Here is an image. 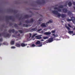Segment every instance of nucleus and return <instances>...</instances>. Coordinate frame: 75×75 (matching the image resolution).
<instances>
[{"label": "nucleus", "mask_w": 75, "mask_h": 75, "mask_svg": "<svg viewBox=\"0 0 75 75\" xmlns=\"http://www.w3.org/2000/svg\"><path fill=\"white\" fill-rule=\"evenodd\" d=\"M65 27L67 28V29L68 30V33L70 35H71L72 34H73L74 31H71V29L69 27L67 26V25H65Z\"/></svg>", "instance_id": "obj_1"}, {"label": "nucleus", "mask_w": 75, "mask_h": 75, "mask_svg": "<svg viewBox=\"0 0 75 75\" xmlns=\"http://www.w3.org/2000/svg\"><path fill=\"white\" fill-rule=\"evenodd\" d=\"M26 30H27V32H33V31H36L37 28H31L29 29H26Z\"/></svg>", "instance_id": "obj_2"}, {"label": "nucleus", "mask_w": 75, "mask_h": 75, "mask_svg": "<svg viewBox=\"0 0 75 75\" xmlns=\"http://www.w3.org/2000/svg\"><path fill=\"white\" fill-rule=\"evenodd\" d=\"M67 20L68 22L71 21H72V22H73L74 23H75V17H71V19H67Z\"/></svg>", "instance_id": "obj_3"}, {"label": "nucleus", "mask_w": 75, "mask_h": 75, "mask_svg": "<svg viewBox=\"0 0 75 75\" xmlns=\"http://www.w3.org/2000/svg\"><path fill=\"white\" fill-rule=\"evenodd\" d=\"M2 35H3V36H4V37L8 38H9L10 36V35L9 33L5 35V33L4 32L2 33Z\"/></svg>", "instance_id": "obj_4"}, {"label": "nucleus", "mask_w": 75, "mask_h": 75, "mask_svg": "<svg viewBox=\"0 0 75 75\" xmlns=\"http://www.w3.org/2000/svg\"><path fill=\"white\" fill-rule=\"evenodd\" d=\"M6 19L7 20H8V19H11L12 18H13V16H6L5 17Z\"/></svg>", "instance_id": "obj_5"}, {"label": "nucleus", "mask_w": 75, "mask_h": 75, "mask_svg": "<svg viewBox=\"0 0 75 75\" xmlns=\"http://www.w3.org/2000/svg\"><path fill=\"white\" fill-rule=\"evenodd\" d=\"M32 17V15H25L24 16V18H26V19H28V18H29L30 17Z\"/></svg>", "instance_id": "obj_6"}, {"label": "nucleus", "mask_w": 75, "mask_h": 75, "mask_svg": "<svg viewBox=\"0 0 75 75\" xmlns=\"http://www.w3.org/2000/svg\"><path fill=\"white\" fill-rule=\"evenodd\" d=\"M12 32L13 33H14L15 32V30L14 29H13L12 30L11 29H10L8 30V32L9 33H11V32Z\"/></svg>", "instance_id": "obj_7"}, {"label": "nucleus", "mask_w": 75, "mask_h": 75, "mask_svg": "<svg viewBox=\"0 0 75 75\" xmlns=\"http://www.w3.org/2000/svg\"><path fill=\"white\" fill-rule=\"evenodd\" d=\"M49 38V39L48 40V42H52L53 41V38Z\"/></svg>", "instance_id": "obj_8"}, {"label": "nucleus", "mask_w": 75, "mask_h": 75, "mask_svg": "<svg viewBox=\"0 0 75 75\" xmlns=\"http://www.w3.org/2000/svg\"><path fill=\"white\" fill-rule=\"evenodd\" d=\"M62 11H63V12L64 13H67V11H68L67 9L66 8L63 9Z\"/></svg>", "instance_id": "obj_9"}, {"label": "nucleus", "mask_w": 75, "mask_h": 75, "mask_svg": "<svg viewBox=\"0 0 75 75\" xmlns=\"http://www.w3.org/2000/svg\"><path fill=\"white\" fill-rule=\"evenodd\" d=\"M52 13L54 14H57V13H58V12L56 10H54L53 11H52Z\"/></svg>", "instance_id": "obj_10"}, {"label": "nucleus", "mask_w": 75, "mask_h": 75, "mask_svg": "<svg viewBox=\"0 0 75 75\" xmlns=\"http://www.w3.org/2000/svg\"><path fill=\"white\" fill-rule=\"evenodd\" d=\"M14 26L15 28H17L16 29L18 30L21 29L19 28V27L16 24H15Z\"/></svg>", "instance_id": "obj_11"}, {"label": "nucleus", "mask_w": 75, "mask_h": 75, "mask_svg": "<svg viewBox=\"0 0 75 75\" xmlns=\"http://www.w3.org/2000/svg\"><path fill=\"white\" fill-rule=\"evenodd\" d=\"M15 45L17 47H21V45L18 43H16Z\"/></svg>", "instance_id": "obj_12"}, {"label": "nucleus", "mask_w": 75, "mask_h": 75, "mask_svg": "<svg viewBox=\"0 0 75 75\" xmlns=\"http://www.w3.org/2000/svg\"><path fill=\"white\" fill-rule=\"evenodd\" d=\"M41 26L43 27H46L45 24L44 23H42V24L41 25Z\"/></svg>", "instance_id": "obj_13"}, {"label": "nucleus", "mask_w": 75, "mask_h": 75, "mask_svg": "<svg viewBox=\"0 0 75 75\" xmlns=\"http://www.w3.org/2000/svg\"><path fill=\"white\" fill-rule=\"evenodd\" d=\"M10 11L12 12H13L14 13H16L17 12V11L16 10H13V9H11L10 10Z\"/></svg>", "instance_id": "obj_14"}, {"label": "nucleus", "mask_w": 75, "mask_h": 75, "mask_svg": "<svg viewBox=\"0 0 75 75\" xmlns=\"http://www.w3.org/2000/svg\"><path fill=\"white\" fill-rule=\"evenodd\" d=\"M51 34V33L50 32H47L46 33H44V34L45 35H50Z\"/></svg>", "instance_id": "obj_15"}, {"label": "nucleus", "mask_w": 75, "mask_h": 75, "mask_svg": "<svg viewBox=\"0 0 75 75\" xmlns=\"http://www.w3.org/2000/svg\"><path fill=\"white\" fill-rule=\"evenodd\" d=\"M52 23V20H50L49 21L46 23V25H48L47 24H49L50 23Z\"/></svg>", "instance_id": "obj_16"}, {"label": "nucleus", "mask_w": 75, "mask_h": 75, "mask_svg": "<svg viewBox=\"0 0 75 75\" xmlns=\"http://www.w3.org/2000/svg\"><path fill=\"white\" fill-rule=\"evenodd\" d=\"M66 15L64 14H61V17L62 18H64L66 17Z\"/></svg>", "instance_id": "obj_17"}, {"label": "nucleus", "mask_w": 75, "mask_h": 75, "mask_svg": "<svg viewBox=\"0 0 75 75\" xmlns=\"http://www.w3.org/2000/svg\"><path fill=\"white\" fill-rule=\"evenodd\" d=\"M21 46L22 47H24L26 46V45H25V43H22L21 44Z\"/></svg>", "instance_id": "obj_18"}, {"label": "nucleus", "mask_w": 75, "mask_h": 75, "mask_svg": "<svg viewBox=\"0 0 75 75\" xmlns=\"http://www.w3.org/2000/svg\"><path fill=\"white\" fill-rule=\"evenodd\" d=\"M25 22L27 24H28L30 23V22L28 20H25Z\"/></svg>", "instance_id": "obj_19"}, {"label": "nucleus", "mask_w": 75, "mask_h": 75, "mask_svg": "<svg viewBox=\"0 0 75 75\" xmlns=\"http://www.w3.org/2000/svg\"><path fill=\"white\" fill-rule=\"evenodd\" d=\"M28 26H29L28 25V24H23V27H28Z\"/></svg>", "instance_id": "obj_20"}, {"label": "nucleus", "mask_w": 75, "mask_h": 75, "mask_svg": "<svg viewBox=\"0 0 75 75\" xmlns=\"http://www.w3.org/2000/svg\"><path fill=\"white\" fill-rule=\"evenodd\" d=\"M40 43V41L38 40L37 42H36L35 43L36 45H39Z\"/></svg>", "instance_id": "obj_21"}, {"label": "nucleus", "mask_w": 75, "mask_h": 75, "mask_svg": "<svg viewBox=\"0 0 75 75\" xmlns=\"http://www.w3.org/2000/svg\"><path fill=\"white\" fill-rule=\"evenodd\" d=\"M11 45H13L14 44L15 42L13 40L12 41L10 42Z\"/></svg>", "instance_id": "obj_22"}, {"label": "nucleus", "mask_w": 75, "mask_h": 75, "mask_svg": "<svg viewBox=\"0 0 75 75\" xmlns=\"http://www.w3.org/2000/svg\"><path fill=\"white\" fill-rule=\"evenodd\" d=\"M52 35L54 37H57L58 36L57 35H55V34H53Z\"/></svg>", "instance_id": "obj_23"}, {"label": "nucleus", "mask_w": 75, "mask_h": 75, "mask_svg": "<svg viewBox=\"0 0 75 75\" xmlns=\"http://www.w3.org/2000/svg\"><path fill=\"white\" fill-rule=\"evenodd\" d=\"M68 5L69 7H70L72 5V3L71 2H69V3H68Z\"/></svg>", "instance_id": "obj_24"}, {"label": "nucleus", "mask_w": 75, "mask_h": 75, "mask_svg": "<svg viewBox=\"0 0 75 75\" xmlns=\"http://www.w3.org/2000/svg\"><path fill=\"white\" fill-rule=\"evenodd\" d=\"M36 38H37V39H39L41 38V37L40 36H37L35 37Z\"/></svg>", "instance_id": "obj_25"}, {"label": "nucleus", "mask_w": 75, "mask_h": 75, "mask_svg": "<svg viewBox=\"0 0 75 75\" xmlns=\"http://www.w3.org/2000/svg\"><path fill=\"white\" fill-rule=\"evenodd\" d=\"M30 23H33V22H34V19L33 18H31L30 19Z\"/></svg>", "instance_id": "obj_26"}, {"label": "nucleus", "mask_w": 75, "mask_h": 75, "mask_svg": "<svg viewBox=\"0 0 75 75\" xmlns=\"http://www.w3.org/2000/svg\"><path fill=\"white\" fill-rule=\"evenodd\" d=\"M36 2L38 3V4H41V1H38Z\"/></svg>", "instance_id": "obj_27"}, {"label": "nucleus", "mask_w": 75, "mask_h": 75, "mask_svg": "<svg viewBox=\"0 0 75 75\" xmlns=\"http://www.w3.org/2000/svg\"><path fill=\"white\" fill-rule=\"evenodd\" d=\"M59 8H63L64 6L63 5H61L59 6Z\"/></svg>", "instance_id": "obj_28"}, {"label": "nucleus", "mask_w": 75, "mask_h": 75, "mask_svg": "<svg viewBox=\"0 0 75 75\" xmlns=\"http://www.w3.org/2000/svg\"><path fill=\"white\" fill-rule=\"evenodd\" d=\"M37 35V34L36 33L33 34L32 36V38H34L35 36H36Z\"/></svg>", "instance_id": "obj_29"}, {"label": "nucleus", "mask_w": 75, "mask_h": 75, "mask_svg": "<svg viewBox=\"0 0 75 75\" xmlns=\"http://www.w3.org/2000/svg\"><path fill=\"white\" fill-rule=\"evenodd\" d=\"M18 31H19V32L21 34L23 33V31L21 30H18Z\"/></svg>", "instance_id": "obj_30"}, {"label": "nucleus", "mask_w": 75, "mask_h": 75, "mask_svg": "<svg viewBox=\"0 0 75 75\" xmlns=\"http://www.w3.org/2000/svg\"><path fill=\"white\" fill-rule=\"evenodd\" d=\"M56 15H58V17H60L61 16V14H60L59 13H58Z\"/></svg>", "instance_id": "obj_31"}, {"label": "nucleus", "mask_w": 75, "mask_h": 75, "mask_svg": "<svg viewBox=\"0 0 75 75\" xmlns=\"http://www.w3.org/2000/svg\"><path fill=\"white\" fill-rule=\"evenodd\" d=\"M48 38V37H43V39L44 40H46Z\"/></svg>", "instance_id": "obj_32"}, {"label": "nucleus", "mask_w": 75, "mask_h": 75, "mask_svg": "<svg viewBox=\"0 0 75 75\" xmlns=\"http://www.w3.org/2000/svg\"><path fill=\"white\" fill-rule=\"evenodd\" d=\"M51 33H55V30H52V31Z\"/></svg>", "instance_id": "obj_33"}, {"label": "nucleus", "mask_w": 75, "mask_h": 75, "mask_svg": "<svg viewBox=\"0 0 75 75\" xmlns=\"http://www.w3.org/2000/svg\"><path fill=\"white\" fill-rule=\"evenodd\" d=\"M36 46L34 44H33L32 45H31V47H35Z\"/></svg>", "instance_id": "obj_34"}, {"label": "nucleus", "mask_w": 75, "mask_h": 75, "mask_svg": "<svg viewBox=\"0 0 75 75\" xmlns=\"http://www.w3.org/2000/svg\"><path fill=\"white\" fill-rule=\"evenodd\" d=\"M71 14V12L70 11H69L68 12V15H70Z\"/></svg>", "instance_id": "obj_35"}, {"label": "nucleus", "mask_w": 75, "mask_h": 75, "mask_svg": "<svg viewBox=\"0 0 75 75\" xmlns=\"http://www.w3.org/2000/svg\"><path fill=\"white\" fill-rule=\"evenodd\" d=\"M68 26H69L70 28H71L72 27L71 26V25L69 24H68Z\"/></svg>", "instance_id": "obj_36"}, {"label": "nucleus", "mask_w": 75, "mask_h": 75, "mask_svg": "<svg viewBox=\"0 0 75 75\" xmlns=\"http://www.w3.org/2000/svg\"><path fill=\"white\" fill-rule=\"evenodd\" d=\"M29 35L30 37H29V38H30L32 36V34L31 33H29Z\"/></svg>", "instance_id": "obj_37"}, {"label": "nucleus", "mask_w": 75, "mask_h": 75, "mask_svg": "<svg viewBox=\"0 0 75 75\" xmlns=\"http://www.w3.org/2000/svg\"><path fill=\"white\" fill-rule=\"evenodd\" d=\"M42 18H40L38 20V21H42Z\"/></svg>", "instance_id": "obj_38"}, {"label": "nucleus", "mask_w": 75, "mask_h": 75, "mask_svg": "<svg viewBox=\"0 0 75 75\" xmlns=\"http://www.w3.org/2000/svg\"><path fill=\"white\" fill-rule=\"evenodd\" d=\"M57 10H58V11L59 12H61L62 10L58 8L57 9Z\"/></svg>", "instance_id": "obj_39"}, {"label": "nucleus", "mask_w": 75, "mask_h": 75, "mask_svg": "<svg viewBox=\"0 0 75 75\" xmlns=\"http://www.w3.org/2000/svg\"><path fill=\"white\" fill-rule=\"evenodd\" d=\"M15 48H16V47L15 46H12L11 47V49H14Z\"/></svg>", "instance_id": "obj_40"}, {"label": "nucleus", "mask_w": 75, "mask_h": 75, "mask_svg": "<svg viewBox=\"0 0 75 75\" xmlns=\"http://www.w3.org/2000/svg\"><path fill=\"white\" fill-rule=\"evenodd\" d=\"M42 2L43 3H45V1L44 0H42Z\"/></svg>", "instance_id": "obj_41"}, {"label": "nucleus", "mask_w": 75, "mask_h": 75, "mask_svg": "<svg viewBox=\"0 0 75 75\" xmlns=\"http://www.w3.org/2000/svg\"><path fill=\"white\" fill-rule=\"evenodd\" d=\"M58 8L57 7H55L54 8V10H58Z\"/></svg>", "instance_id": "obj_42"}, {"label": "nucleus", "mask_w": 75, "mask_h": 75, "mask_svg": "<svg viewBox=\"0 0 75 75\" xmlns=\"http://www.w3.org/2000/svg\"><path fill=\"white\" fill-rule=\"evenodd\" d=\"M9 25L10 26H12V25H13V24L12 23H10Z\"/></svg>", "instance_id": "obj_43"}, {"label": "nucleus", "mask_w": 75, "mask_h": 75, "mask_svg": "<svg viewBox=\"0 0 75 75\" xmlns=\"http://www.w3.org/2000/svg\"><path fill=\"white\" fill-rule=\"evenodd\" d=\"M3 41V39L1 38L0 39V42H2Z\"/></svg>", "instance_id": "obj_44"}, {"label": "nucleus", "mask_w": 75, "mask_h": 75, "mask_svg": "<svg viewBox=\"0 0 75 75\" xmlns=\"http://www.w3.org/2000/svg\"><path fill=\"white\" fill-rule=\"evenodd\" d=\"M73 4H74V6H75V2H73Z\"/></svg>", "instance_id": "obj_45"}, {"label": "nucleus", "mask_w": 75, "mask_h": 75, "mask_svg": "<svg viewBox=\"0 0 75 75\" xmlns=\"http://www.w3.org/2000/svg\"><path fill=\"white\" fill-rule=\"evenodd\" d=\"M22 24V23L21 22L19 24H18V25H21Z\"/></svg>", "instance_id": "obj_46"}, {"label": "nucleus", "mask_w": 75, "mask_h": 75, "mask_svg": "<svg viewBox=\"0 0 75 75\" xmlns=\"http://www.w3.org/2000/svg\"><path fill=\"white\" fill-rule=\"evenodd\" d=\"M42 30L41 29H38V31H41Z\"/></svg>", "instance_id": "obj_47"}, {"label": "nucleus", "mask_w": 75, "mask_h": 75, "mask_svg": "<svg viewBox=\"0 0 75 75\" xmlns=\"http://www.w3.org/2000/svg\"><path fill=\"white\" fill-rule=\"evenodd\" d=\"M11 19H12V20L13 21H14L15 19H13V18H12Z\"/></svg>", "instance_id": "obj_48"}, {"label": "nucleus", "mask_w": 75, "mask_h": 75, "mask_svg": "<svg viewBox=\"0 0 75 75\" xmlns=\"http://www.w3.org/2000/svg\"><path fill=\"white\" fill-rule=\"evenodd\" d=\"M21 17L20 18H19V20H21Z\"/></svg>", "instance_id": "obj_49"}, {"label": "nucleus", "mask_w": 75, "mask_h": 75, "mask_svg": "<svg viewBox=\"0 0 75 75\" xmlns=\"http://www.w3.org/2000/svg\"><path fill=\"white\" fill-rule=\"evenodd\" d=\"M42 46V45H39L38 46V47H41V46Z\"/></svg>", "instance_id": "obj_50"}, {"label": "nucleus", "mask_w": 75, "mask_h": 75, "mask_svg": "<svg viewBox=\"0 0 75 75\" xmlns=\"http://www.w3.org/2000/svg\"><path fill=\"white\" fill-rule=\"evenodd\" d=\"M12 37L13 38V37H15V35H13Z\"/></svg>", "instance_id": "obj_51"}, {"label": "nucleus", "mask_w": 75, "mask_h": 75, "mask_svg": "<svg viewBox=\"0 0 75 75\" xmlns=\"http://www.w3.org/2000/svg\"><path fill=\"white\" fill-rule=\"evenodd\" d=\"M74 35H75V33L74 34H73L72 35V36H73Z\"/></svg>", "instance_id": "obj_52"}, {"label": "nucleus", "mask_w": 75, "mask_h": 75, "mask_svg": "<svg viewBox=\"0 0 75 75\" xmlns=\"http://www.w3.org/2000/svg\"><path fill=\"white\" fill-rule=\"evenodd\" d=\"M54 40H58V39H54Z\"/></svg>", "instance_id": "obj_53"}, {"label": "nucleus", "mask_w": 75, "mask_h": 75, "mask_svg": "<svg viewBox=\"0 0 75 75\" xmlns=\"http://www.w3.org/2000/svg\"><path fill=\"white\" fill-rule=\"evenodd\" d=\"M3 44L4 45H6V43H3Z\"/></svg>", "instance_id": "obj_54"}, {"label": "nucleus", "mask_w": 75, "mask_h": 75, "mask_svg": "<svg viewBox=\"0 0 75 75\" xmlns=\"http://www.w3.org/2000/svg\"><path fill=\"white\" fill-rule=\"evenodd\" d=\"M2 45V44L1 43H0V46H1V45Z\"/></svg>", "instance_id": "obj_55"}, {"label": "nucleus", "mask_w": 75, "mask_h": 75, "mask_svg": "<svg viewBox=\"0 0 75 75\" xmlns=\"http://www.w3.org/2000/svg\"><path fill=\"white\" fill-rule=\"evenodd\" d=\"M20 35V34H19V35H17V36H19Z\"/></svg>", "instance_id": "obj_56"}, {"label": "nucleus", "mask_w": 75, "mask_h": 75, "mask_svg": "<svg viewBox=\"0 0 75 75\" xmlns=\"http://www.w3.org/2000/svg\"><path fill=\"white\" fill-rule=\"evenodd\" d=\"M44 40H41V41H43Z\"/></svg>", "instance_id": "obj_57"}, {"label": "nucleus", "mask_w": 75, "mask_h": 75, "mask_svg": "<svg viewBox=\"0 0 75 75\" xmlns=\"http://www.w3.org/2000/svg\"><path fill=\"white\" fill-rule=\"evenodd\" d=\"M1 33H0V37H1Z\"/></svg>", "instance_id": "obj_58"}, {"label": "nucleus", "mask_w": 75, "mask_h": 75, "mask_svg": "<svg viewBox=\"0 0 75 75\" xmlns=\"http://www.w3.org/2000/svg\"><path fill=\"white\" fill-rule=\"evenodd\" d=\"M74 10H75V7H74Z\"/></svg>", "instance_id": "obj_59"}, {"label": "nucleus", "mask_w": 75, "mask_h": 75, "mask_svg": "<svg viewBox=\"0 0 75 75\" xmlns=\"http://www.w3.org/2000/svg\"><path fill=\"white\" fill-rule=\"evenodd\" d=\"M18 16H19V14H18Z\"/></svg>", "instance_id": "obj_60"}, {"label": "nucleus", "mask_w": 75, "mask_h": 75, "mask_svg": "<svg viewBox=\"0 0 75 75\" xmlns=\"http://www.w3.org/2000/svg\"><path fill=\"white\" fill-rule=\"evenodd\" d=\"M28 47H29V46H27V48H28Z\"/></svg>", "instance_id": "obj_61"}, {"label": "nucleus", "mask_w": 75, "mask_h": 75, "mask_svg": "<svg viewBox=\"0 0 75 75\" xmlns=\"http://www.w3.org/2000/svg\"><path fill=\"white\" fill-rule=\"evenodd\" d=\"M40 16H42L41 15H40Z\"/></svg>", "instance_id": "obj_62"}, {"label": "nucleus", "mask_w": 75, "mask_h": 75, "mask_svg": "<svg viewBox=\"0 0 75 75\" xmlns=\"http://www.w3.org/2000/svg\"><path fill=\"white\" fill-rule=\"evenodd\" d=\"M7 45H8V43H7Z\"/></svg>", "instance_id": "obj_63"}, {"label": "nucleus", "mask_w": 75, "mask_h": 75, "mask_svg": "<svg viewBox=\"0 0 75 75\" xmlns=\"http://www.w3.org/2000/svg\"><path fill=\"white\" fill-rule=\"evenodd\" d=\"M74 29H75V27H74Z\"/></svg>", "instance_id": "obj_64"}]
</instances>
